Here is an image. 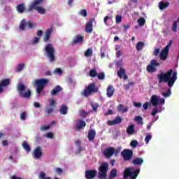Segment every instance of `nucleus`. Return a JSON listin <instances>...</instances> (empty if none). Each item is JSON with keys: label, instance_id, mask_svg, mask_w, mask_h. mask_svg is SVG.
Wrapping results in <instances>:
<instances>
[{"label": "nucleus", "instance_id": "nucleus-60", "mask_svg": "<svg viewBox=\"0 0 179 179\" xmlns=\"http://www.w3.org/2000/svg\"><path fill=\"white\" fill-rule=\"evenodd\" d=\"M173 45V40L169 41V43L166 45L165 48L170 50V47Z\"/></svg>", "mask_w": 179, "mask_h": 179}, {"label": "nucleus", "instance_id": "nucleus-39", "mask_svg": "<svg viewBox=\"0 0 179 179\" xmlns=\"http://www.w3.org/2000/svg\"><path fill=\"white\" fill-rule=\"evenodd\" d=\"M97 70L96 69H92L90 70V77L91 78H96L97 77Z\"/></svg>", "mask_w": 179, "mask_h": 179}, {"label": "nucleus", "instance_id": "nucleus-36", "mask_svg": "<svg viewBox=\"0 0 179 179\" xmlns=\"http://www.w3.org/2000/svg\"><path fill=\"white\" fill-rule=\"evenodd\" d=\"M162 95L165 98L170 97L171 96V87H169L166 92H163Z\"/></svg>", "mask_w": 179, "mask_h": 179}, {"label": "nucleus", "instance_id": "nucleus-9", "mask_svg": "<svg viewBox=\"0 0 179 179\" xmlns=\"http://www.w3.org/2000/svg\"><path fill=\"white\" fill-rule=\"evenodd\" d=\"M34 26H36V24H33V22L28 21L26 22V20L22 19L20 22V30H26V28L33 29Z\"/></svg>", "mask_w": 179, "mask_h": 179}, {"label": "nucleus", "instance_id": "nucleus-38", "mask_svg": "<svg viewBox=\"0 0 179 179\" xmlns=\"http://www.w3.org/2000/svg\"><path fill=\"white\" fill-rule=\"evenodd\" d=\"M23 68H24V63L18 64L15 71V72H21V71H23Z\"/></svg>", "mask_w": 179, "mask_h": 179}, {"label": "nucleus", "instance_id": "nucleus-64", "mask_svg": "<svg viewBox=\"0 0 179 179\" xmlns=\"http://www.w3.org/2000/svg\"><path fill=\"white\" fill-rule=\"evenodd\" d=\"M85 57H90V48H88L85 52Z\"/></svg>", "mask_w": 179, "mask_h": 179}, {"label": "nucleus", "instance_id": "nucleus-18", "mask_svg": "<svg viewBox=\"0 0 179 179\" xmlns=\"http://www.w3.org/2000/svg\"><path fill=\"white\" fill-rule=\"evenodd\" d=\"M51 33H52V27H50L45 31V36L43 37L44 43H48V41H50V37H51Z\"/></svg>", "mask_w": 179, "mask_h": 179}, {"label": "nucleus", "instance_id": "nucleus-35", "mask_svg": "<svg viewBox=\"0 0 179 179\" xmlns=\"http://www.w3.org/2000/svg\"><path fill=\"white\" fill-rule=\"evenodd\" d=\"M91 106L92 108V111H94V113H96L97 109L99 107V105L98 103L91 102Z\"/></svg>", "mask_w": 179, "mask_h": 179}, {"label": "nucleus", "instance_id": "nucleus-40", "mask_svg": "<svg viewBox=\"0 0 179 179\" xmlns=\"http://www.w3.org/2000/svg\"><path fill=\"white\" fill-rule=\"evenodd\" d=\"M117 177V169H113L110 171V178H115Z\"/></svg>", "mask_w": 179, "mask_h": 179}, {"label": "nucleus", "instance_id": "nucleus-53", "mask_svg": "<svg viewBox=\"0 0 179 179\" xmlns=\"http://www.w3.org/2000/svg\"><path fill=\"white\" fill-rule=\"evenodd\" d=\"M26 117H27V113L22 112L20 114V120H22V121H24V120H26Z\"/></svg>", "mask_w": 179, "mask_h": 179}, {"label": "nucleus", "instance_id": "nucleus-54", "mask_svg": "<svg viewBox=\"0 0 179 179\" xmlns=\"http://www.w3.org/2000/svg\"><path fill=\"white\" fill-rule=\"evenodd\" d=\"M55 171L56 174L61 175L62 173H64V171L61 168H55Z\"/></svg>", "mask_w": 179, "mask_h": 179}, {"label": "nucleus", "instance_id": "nucleus-22", "mask_svg": "<svg viewBox=\"0 0 179 179\" xmlns=\"http://www.w3.org/2000/svg\"><path fill=\"white\" fill-rule=\"evenodd\" d=\"M128 135H134L135 134V125L134 124H130L126 131Z\"/></svg>", "mask_w": 179, "mask_h": 179}, {"label": "nucleus", "instance_id": "nucleus-55", "mask_svg": "<svg viewBox=\"0 0 179 179\" xmlns=\"http://www.w3.org/2000/svg\"><path fill=\"white\" fill-rule=\"evenodd\" d=\"M54 73H57V75H62V69L56 68L54 71Z\"/></svg>", "mask_w": 179, "mask_h": 179}, {"label": "nucleus", "instance_id": "nucleus-24", "mask_svg": "<svg viewBox=\"0 0 179 179\" xmlns=\"http://www.w3.org/2000/svg\"><path fill=\"white\" fill-rule=\"evenodd\" d=\"M31 96V91L30 90H28L27 92H20V96L23 97L24 99H29V97Z\"/></svg>", "mask_w": 179, "mask_h": 179}, {"label": "nucleus", "instance_id": "nucleus-42", "mask_svg": "<svg viewBox=\"0 0 179 179\" xmlns=\"http://www.w3.org/2000/svg\"><path fill=\"white\" fill-rule=\"evenodd\" d=\"M96 76L99 80H104L106 78V74L104 73V72H101L98 73Z\"/></svg>", "mask_w": 179, "mask_h": 179}, {"label": "nucleus", "instance_id": "nucleus-37", "mask_svg": "<svg viewBox=\"0 0 179 179\" xmlns=\"http://www.w3.org/2000/svg\"><path fill=\"white\" fill-rule=\"evenodd\" d=\"M22 147L24 149V150H26V152H30V150H31L30 145H29L27 142L23 141Z\"/></svg>", "mask_w": 179, "mask_h": 179}, {"label": "nucleus", "instance_id": "nucleus-17", "mask_svg": "<svg viewBox=\"0 0 179 179\" xmlns=\"http://www.w3.org/2000/svg\"><path fill=\"white\" fill-rule=\"evenodd\" d=\"M115 92V89H114V87L112 85H110L106 89V96L109 98L113 97V96H114Z\"/></svg>", "mask_w": 179, "mask_h": 179}, {"label": "nucleus", "instance_id": "nucleus-58", "mask_svg": "<svg viewBox=\"0 0 179 179\" xmlns=\"http://www.w3.org/2000/svg\"><path fill=\"white\" fill-rule=\"evenodd\" d=\"M159 54H160V49H159V48L155 49L152 53L154 57H157V55H159Z\"/></svg>", "mask_w": 179, "mask_h": 179}, {"label": "nucleus", "instance_id": "nucleus-8", "mask_svg": "<svg viewBox=\"0 0 179 179\" xmlns=\"http://www.w3.org/2000/svg\"><path fill=\"white\" fill-rule=\"evenodd\" d=\"M121 156L124 162H129L131 160L132 156H134V151L129 149H124L121 152Z\"/></svg>", "mask_w": 179, "mask_h": 179}, {"label": "nucleus", "instance_id": "nucleus-56", "mask_svg": "<svg viewBox=\"0 0 179 179\" xmlns=\"http://www.w3.org/2000/svg\"><path fill=\"white\" fill-rule=\"evenodd\" d=\"M158 111H159V109L157 108V106H155L154 108V110L151 112V115H152V117H155V115H156V114H157Z\"/></svg>", "mask_w": 179, "mask_h": 179}, {"label": "nucleus", "instance_id": "nucleus-61", "mask_svg": "<svg viewBox=\"0 0 179 179\" xmlns=\"http://www.w3.org/2000/svg\"><path fill=\"white\" fill-rule=\"evenodd\" d=\"M149 106H150V103H149V102H145L143 105V107L144 110H148L149 108Z\"/></svg>", "mask_w": 179, "mask_h": 179}, {"label": "nucleus", "instance_id": "nucleus-6", "mask_svg": "<svg viewBox=\"0 0 179 179\" xmlns=\"http://www.w3.org/2000/svg\"><path fill=\"white\" fill-rule=\"evenodd\" d=\"M48 82V80L45 78H41L35 81V85L37 86L36 93L38 94H41V92L44 90V87Z\"/></svg>", "mask_w": 179, "mask_h": 179}, {"label": "nucleus", "instance_id": "nucleus-7", "mask_svg": "<svg viewBox=\"0 0 179 179\" xmlns=\"http://www.w3.org/2000/svg\"><path fill=\"white\" fill-rule=\"evenodd\" d=\"M160 65V63L157 62L156 59H152L150 62V64L147 66L146 70L149 73H155V72H157V66Z\"/></svg>", "mask_w": 179, "mask_h": 179}, {"label": "nucleus", "instance_id": "nucleus-19", "mask_svg": "<svg viewBox=\"0 0 179 179\" xmlns=\"http://www.w3.org/2000/svg\"><path fill=\"white\" fill-rule=\"evenodd\" d=\"M96 93H99V87L96 83H92L90 84V94H96Z\"/></svg>", "mask_w": 179, "mask_h": 179}, {"label": "nucleus", "instance_id": "nucleus-63", "mask_svg": "<svg viewBox=\"0 0 179 179\" xmlns=\"http://www.w3.org/2000/svg\"><path fill=\"white\" fill-rule=\"evenodd\" d=\"M122 55V52L121 50H117L116 52V58H120Z\"/></svg>", "mask_w": 179, "mask_h": 179}, {"label": "nucleus", "instance_id": "nucleus-48", "mask_svg": "<svg viewBox=\"0 0 179 179\" xmlns=\"http://www.w3.org/2000/svg\"><path fill=\"white\" fill-rule=\"evenodd\" d=\"M39 178L40 179H51L50 177H45V173L41 172L39 174Z\"/></svg>", "mask_w": 179, "mask_h": 179}, {"label": "nucleus", "instance_id": "nucleus-28", "mask_svg": "<svg viewBox=\"0 0 179 179\" xmlns=\"http://www.w3.org/2000/svg\"><path fill=\"white\" fill-rule=\"evenodd\" d=\"M16 9L18 13H23L24 10H26V7L24 6V3L18 4L16 7Z\"/></svg>", "mask_w": 179, "mask_h": 179}, {"label": "nucleus", "instance_id": "nucleus-10", "mask_svg": "<svg viewBox=\"0 0 179 179\" xmlns=\"http://www.w3.org/2000/svg\"><path fill=\"white\" fill-rule=\"evenodd\" d=\"M42 156H44V153H43L41 147H36L33 151L34 159H35L36 160H38V159H41Z\"/></svg>", "mask_w": 179, "mask_h": 179}, {"label": "nucleus", "instance_id": "nucleus-12", "mask_svg": "<svg viewBox=\"0 0 179 179\" xmlns=\"http://www.w3.org/2000/svg\"><path fill=\"white\" fill-rule=\"evenodd\" d=\"M84 40L85 36L78 34L73 38L71 44L72 45H75V44H82V42L84 41Z\"/></svg>", "mask_w": 179, "mask_h": 179}, {"label": "nucleus", "instance_id": "nucleus-47", "mask_svg": "<svg viewBox=\"0 0 179 179\" xmlns=\"http://www.w3.org/2000/svg\"><path fill=\"white\" fill-rule=\"evenodd\" d=\"M79 15L83 16L84 17H86V16H87V11L85 9L80 10L79 12Z\"/></svg>", "mask_w": 179, "mask_h": 179}, {"label": "nucleus", "instance_id": "nucleus-27", "mask_svg": "<svg viewBox=\"0 0 179 179\" xmlns=\"http://www.w3.org/2000/svg\"><path fill=\"white\" fill-rule=\"evenodd\" d=\"M10 85V79L9 78H6L2 80L0 82V86L2 87H6V86H9Z\"/></svg>", "mask_w": 179, "mask_h": 179}, {"label": "nucleus", "instance_id": "nucleus-23", "mask_svg": "<svg viewBox=\"0 0 179 179\" xmlns=\"http://www.w3.org/2000/svg\"><path fill=\"white\" fill-rule=\"evenodd\" d=\"M169 5H170V2H169V1L164 2L163 1H162L159 3V8L160 10H163L166 9V8H169Z\"/></svg>", "mask_w": 179, "mask_h": 179}, {"label": "nucleus", "instance_id": "nucleus-30", "mask_svg": "<svg viewBox=\"0 0 179 179\" xmlns=\"http://www.w3.org/2000/svg\"><path fill=\"white\" fill-rule=\"evenodd\" d=\"M143 47H145V43L143 41H140L136 45V48L137 51H141L143 49Z\"/></svg>", "mask_w": 179, "mask_h": 179}, {"label": "nucleus", "instance_id": "nucleus-20", "mask_svg": "<svg viewBox=\"0 0 179 179\" xmlns=\"http://www.w3.org/2000/svg\"><path fill=\"white\" fill-rule=\"evenodd\" d=\"M131 163L134 166H142L143 164V159L141 157L135 158Z\"/></svg>", "mask_w": 179, "mask_h": 179}, {"label": "nucleus", "instance_id": "nucleus-50", "mask_svg": "<svg viewBox=\"0 0 179 179\" xmlns=\"http://www.w3.org/2000/svg\"><path fill=\"white\" fill-rule=\"evenodd\" d=\"M178 23V21H174L173 26H172V30L173 31H174V33H176V31H177V24Z\"/></svg>", "mask_w": 179, "mask_h": 179}, {"label": "nucleus", "instance_id": "nucleus-16", "mask_svg": "<svg viewBox=\"0 0 179 179\" xmlns=\"http://www.w3.org/2000/svg\"><path fill=\"white\" fill-rule=\"evenodd\" d=\"M159 99H160V96H157V95H152L151 96L150 101L153 107H157L159 106Z\"/></svg>", "mask_w": 179, "mask_h": 179}, {"label": "nucleus", "instance_id": "nucleus-15", "mask_svg": "<svg viewBox=\"0 0 179 179\" xmlns=\"http://www.w3.org/2000/svg\"><path fill=\"white\" fill-rule=\"evenodd\" d=\"M122 122V118L121 117L117 116L113 120H108L107 122L108 125H118V124H121Z\"/></svg>", "mask_w": 179, "mask_h": 179}, {"label": "nucleus", "instance_id": "nucleus-32", "mask_svg": "<svg viewBox=\"0 0 179 179\" xmlns=\"http://www.w3.org/2000/svg\"><path fill=\"white\" fill-rule=\"evenodd\" d=\"M134 121H136L138 125H143V117H142V116H136Z\"/></svg>", "mask_w": 179, "mask_h": 179}, {"label": "nucleus", "instance_id": "nucleus-11", "mask_svg": "<svg viewBox=\"0 0 179 179\" xmlns=\"http://www.w3.org/2000/svg\"><path fill=\"white\" fill-rule=\"evenodd\" d=\"M169 52H170V50L166 48H164L161 50L159 53V59L161 61H166V59H167V57H169Z\"/></svg>", "mask_w": 179, "mask_h": 179}, {"label": "nucleus", "instance_id": "nucleus-29", "mask_svg": "<svg viewBox=\"0 0 179 179\" xmlns=\"http://www.w3.org/2000/svg\"><path fill=\"white\" fill-rule=\"evenodd\" d=\"M59 112L62 115H66V114H68V106L66 105H62L59 109Z\"/></svg>", "mask_w": 179, "mask_h": 179}, {"label": "nucleus", "instance_id": "nucleus-13", "mask_svg": "<svg viewBox=\"0 0 179 179\" xmlns=\"http://www.w3.org/2000/svg\"><path fill=\"white\" fill-rule=\"evenodd\" d=\"M86 127V122L82 120L81 119H78L77 120V124L75 126L74 129L75 131H80L82 128H85Z\"/></svg>", "mask_w": 179, "mask_h": 179}, {"label": "nucleus", "instance_id": "nucleus-14", "mask_svg": "<svg viewBox=\"0 0 179 179\" xmlns=\"http://www.w3.org/2000/svg\"><path fill=\"white\" fill-rule=\"evenodd\" d=\"M114 152H115L114 148H108L103 151V155L107 157V159H110L111 156L114 155Z\"/></svg>", "mask_w": 179, "mask_h": 179}, {"label": "nucleus", "instance_id": "nucleus-45", "mask_svg": "<svg viewBox=\"0 0 179 179\" xmlns=\"http://www.w3.org/2000/svg\"><path fill=\"white\" fill-rule=\"evenodd\" d=\"M94 136H96V131L91 129L90 130V141H93L94 139Z\"/></svg>", "mask_w": 179, "mask_h": 179}, {"label": "nucleus", "instance_id": "nucleus-1", "mask_svg": "<svg viewBox=\"0 0 179 179\" xmlns=\"http://www.w3.org/2000/svg\"><path fill=\"white\" fill-rule=\"evenodd\" d=\"M159 83H167L169 87H172L177 80V71L173 73V69H170L166 73H162L157 75Z\"/></svg>", "mask_w": 179, "mask_h": 179}, {"label": "nucleus", "instance_id": "nucleus-34", "mask_svg": "<svg viewBox=\"0 0 179 179\" xmlns=\"http://www.w3.org/2000/svg\"><path fill=\"white\" fill-rule=\"evenodd\" d=\"M17 91L21 93V92H24L26 90V86L22 83H19L17 87Z\"/></svg>", "mask_w": 179, "mask_h": 179}, {"label": "nucleus", "instance_id": "nucleus-3", "mask_svg": "<svg viewBox=\"0 0 179 179\" xmlns=\"http://www.w3.org/2000/svg\"><path fill=\"white\" fill-rule=\"evenodd\" d=\"M141 173V169H135L134 167H129L124 170L123 178L127 179L130 177V179H136L138 176Z\"/></svg>", "mask_w": 179, "mask_h": 179}, {"label": "nucleus", "instance_id": "nucleus-5", "mask_svg": "<svg viewBox=\"0 0 179 179\" xmlns=\"http://www.w3.org/2000/svg\"><path fill=\"white\" fill-rule=\"evenodd\" d=\"M108 171V164L107 162L102 163L99 168V178H107V173Z\"/></svg>", "mask_w": 179, "mask_h": 179}, {"label": "nucleus", "instance_id": "nucleus-59", "mask_svg": "<svg viewBox=\"0 0 179 179\" xmlns=\"http://www.w3.org/2000/svg\"><path fill=\"white\" fill-rule=\"evenodd\" d=\"M116 23H121V20H122V17L121 15L116 16Z\"/></svg>", "mask_w": 179, "mask_h": 179}, {"label": "nucleus", "instance_id": "nucleus-57", "mask_svg": "<svg viewBox=\"0 0 179 179\" xmlns=\"http://www.w3.org/2000/svg\"><path fill=\"white\" fill-rule=\"evenodd\" d=\"M93 23H96L94 18H92L90 20V33L93 31Z\"/></svg>", "mask_w": 179, "mask_h": 179}, {"label": "nucleus", "instance_id": "nucleus-25", "mask_svg": "<svg viewBox=\"0 0 179 179\" xmlns=\"http://www.w3.org/2000/svg\"><path fill=\"white\" fill-rule=\"evenodd\" d=\"M128 107L124 108V105L122 104H119L117 106V111L119 113H122V114H125V113H128Z\"/></svg>", "mask_w": 179, "mask_h": 179}, {"label": "nucleus", "instance_id": "nucleus-4", "mask_svg": "<svg viewBox=\"0 0 179 179\" xmlns=\"http://www.w3.org/2000/svg\"><path fill=\"white\" fill-rule=\"evenodd\" d=\"M45 52L50 62H54V61H55V48H54L52 44L49 43L45 45Z\"/></svg>", "mask_w": 179, "mask_h": 179}, {"label": "nucleus", "instance_id": "nucleus-49", "mask_svg": "<svg viewBox=\"0 0 179 179\" xmlns=\"http://www.w3.org/2000/svg\"><path fill=\"white\" fill-rule=\"evenodd\" d=\"M96 175H97V171H93V170L90 171V179L94 178V177H96Z\"/></svg>", "mask_w": 179, "mask_h": 179}, {"label": "nucleus", "instance_id": "nucleus-31", "mask_svg": "<svg viewBox=\"0 0 179 179\" xmlns=\"http://www.w3.org/2000/svg\"><path fill=\"white\" fill-rule=\"evenodd\" d=\"M124 75H125V69L120 68L119 71H117V76L120 79H122V78H124Z\"/></svg>", "mask_w": 179, "mask_h": 179}, {"label": "nucleus", "instance_id": "nucleus-26", "mask_svg": "<svg viewBox=\"0 0 179 179\" xmlns=\"http://www.w3.org/2000/svg\"><path fill=\"white\" fill-rule=\"evenodd\" d=\"M81 94L85 97H89L90 96V85H87V88H85L84 91L81 92Z\"/></svg>", "mask_w": 179, "mask_h": 179}, {"label": "nucleus", "instance_id": "nucleus-2", "mask_svg": "<svg viewBox=\"0 0 179 179\" xmlns=\"http://www.w3.org/2000/svg\"><path fill=\"white\" fill-rule=\"evenodd\" d=\"M43 2L44 0H34L29 6V12H31V10H34L35 9L37 10L38 13H40L41 15H45V8L38 6V5H41Z\"/></svg>", "mask_w": 179, "mask_h": 179}, {"label": "nucleus", "instance_id": "nucleus-41", "mask_svg": "<svg viewBox=\"0 0 179 179\" xmlns=\"http://www.w3.org/2000/svg\"><path fill=\"white\" fill-rule=\"evenodd\" d=\"M139 26H145V23H146V20L143 17H141L137 20Z\"/></svg>", "mask_w": 179, "mask_h": 179}, {"label": "nucleus", "instance_id": "nucleus-33", "mask_svg": "<svg viewBox=\"0 0 179 179\" xmlns=\"http://www.w3.org/2000/svg\"><path fill=\"white\" fill-rule=\"evenodd\" d=\"M54 113V108H48L45 110V117H51V114Z\"/></svg>", "mask_w": 179, "mask_h": 179}, {"label": "nucleus", "instance_id": "nucleus-51", "mask_svg": "<svg viewBox=\"0 0 179 179\" xmlns=\"http://www.w3.org/2000/svg\"><path fill=\"white\" fill-rule=\"evenodd\" d=\"M51 128V125H43L41 127V131H48V129H50Z\"/></svg>", "mask_w": 179, "mask_h": 179}, {"label": "nucleus", "instance_id": "nucleus-43", "mask_svg": "<svg viewBox=\"0 0 179 179\" xmlns=\"http://www.w3.org/2000/svg\"><path fill=\"white\" fill-rule=\"evenodd\" d=\"M80 115L83 118H86V117H87V115H89V112H86L85 110H80Z\"/></svg>", "mask_w": 179, "mask_h": 179}, {"label": "nucleus", "instance_id": "nucleus-52", "mask_svg": "<svg viewBox=\"0 0 179 179\" xmlns=\"http://www.w3.org/2000/svg\"><path fill=\"white\" fill-rule=\"evenodd\" d=\"M85 31H86L87 33H90V21H88V22L86 23Z\"/></svg>", "mask_w": 179, "mask_h": 179}, {"label": "nucleus", "instance_id": "nucleus-44", "mask_svg": "<svg viewBox=\"0 0 179 179\" xmlns=\"http://www.w3.org/2000/svg\"><path fill=\"white\" fill-rule=\"evenodd\" d=\"M152 139V135L149 133L147 134L145 138V143H149V141Z\"/></svg>", "mask_w": 179, "mask_h": 179}, {"label": "nucleus", "instance_id": "nucleus-21", "mask_svg": "<svg viewBox=\"0 0 179 179\" xmlns=\"http://www.w3.org/2000/svg\"><path fill=\"white\" fill-rule=\"evenodd\" d=\"M59 92H62V87H61L59 85H57L51 90L50 93L52 96H55L59 94Z\"/></svg>", "mask_w": 179, "mask_h": 179}, {"label": "nucleus", "instance_id": "nucleus-46", "mask_svg": "<svg viewBox=\"0 0 179 179\" xmlns=\"http://www.w3.org/2000/svg\"><path fill=\"white\" fill-rule=\"evenodd\" d=\"M138 144L139 143L138 142V141L133 140L130 143V146H131V148H136V146H138Z\"/></svg>", "mask_w": 179, "mask_h": 179}, {"label": "nucleus", "instance_id": "nucleus-62", "mask_svg": "<svg viewBox=\"0 0 179 179\" xmlns=\"http://www.w3.org/2000/svg\"><path fill=\"white\" fill-rule=\"evenodd\" d=\"M85 178L90 179V170L85 171Z\"/></svg>", "mask_w": 179, "mask_h": 179}]
</instances>
